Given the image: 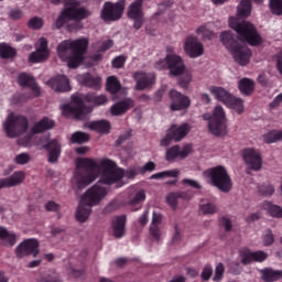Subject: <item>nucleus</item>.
Returning <instances> with one entry per match:
<instances>
[{"instance_id": "nucleus-38", "label": "nucleus", "mask_w": 282, "mask_h": 282, "mask_svg": "<svg viewBox=\"0 0 282 282\" xmlns=\"http://www.w3.org/2000/svg\"><path fill=\"white\" fill-rule=\"evenodd\" d=\"M144 199H147V194H144V191L137 193L135 196L129 202L131 210H140V208H142L140 204H142Z\"/></svg>"}, {"instance_id": "nucleus-25", "label": "nucleus", "mask_w": 282, "mask_h": 282, "mask_svg": "<svg viewBox=\"0 0 282 282\" xmlns=\"http://www.w3.org/2000/svg\"><path fill=\"white\" fill-rule=\"evenodd\" d=\"M48 151V162L54 164L61 158V144L56 139L50 140L45 145Z\"/></svg>"}, {"instance_id": "nucleus-42", "label": "nucleus", "mask_w": 282, "mask_h": 282, "mask_svg": "<svg viewBox=\"0 0 282 282\" xmlns=\"http://www.w3.org/2000/svg\"><path fill=\"white\" fill-rule=\"evenodd\" d=\"M269 8L275 17H282V0H269Z\"/></svg>"}, {"instance_id": "nucleus-55", "label": "nucleus", "mask_w": 282, "mask_h": 282, "mask_svg": "<svg viewBox=\"0 0 282 282\" xmlns=\"http://www.w3.org/2000/svg\"><path fill=\"white\" fill-rule=\"evenodd\" d=\"M191 80H193V74L187 73L183 78L180 79L178 85L186 89L188 85H191Z\"/></svg>"}, {"instance_id": "nucleus-33", "label": "nucleus", "mask_w": 282, "mask_h": 282, "mask_svg": "<svg viewBox=\"0 0 282 282\" xmlns=\"http://www.w3.org/2000/svg\"><path fill=\"white\" fill-rule=\"evenodd\" d=\"M238 89L243 96H250L254 91V82L245 77L239 80Z\"/></svg>"}, {"instance_id": "nucleus-64", "label": "nucleus", "mask_w": 282, "mask_h": 282, "mask_svg": "<svg viewBox=\"0 0 282 282\" xmlns=\"http://www.w3.org/2000/svg\"><path fill=\"white\" fill-rule=\"evenodd\" d=\"M276 69L279 72V74H281V76H282V51L278 54Z\"/></svg>"}, {"instance_id": "nucleus-17", "label": "nucleus", "mask_w": 282, "mask_h": 282, "mask_svg": "<svg viewBox=\"0 0 282 282\" xmlns=\"http://www.w3.org/2000/svg\"><path fill=\"white\" fill-rule=\"evenodd\" d=\"M170 100L172 111H182L191 107V99L175 89L170 90Z\"/></svg>"}, {"instance_id": "nucleus-54", "label": "nucleus", "mask_w": 282, "mask_h": 282, "mask_svg": "<svg viewBox=\"0 0 282 282\" xmlns=\"http://www.w3.org/2000/svg\"><path fill=\"white\" fill-rule=\"evenodd\" d=\"M155 170V163L153 161H150L144 164V166L140 167V173L144 175V173H153Z\"/></svg>"}, {"instance_id": "nucleus-24", "label": "nucleus", "mask_w": 282, "mask_h": 282, "mask_svg": "<svg viewBox=\"0 0 282 282\" xmlns=\"http://www.w3.org/2000/svg\"><path fill=\"white\" fill-rule=\"evenodd\" d=\"M18 83L21 87H30L33 91V96H39L41 94V88L34 82V77L30 76L29 74L21 73L18 76Z\"/></svg>"}, {"instance_id": "nucleus-7", "label": "nucleus", "mask_w": 282, "mask_h": 282, "mask_svg": "<svg viewBox=\"0 0 282 282\" xmlns=\"http://www.w3.org/2000/svg\"><path fill=\"white\" fill-rule=\"evenodd\" d=\"M203 120H208V131L213 135H226L228 126L226 124L227 119L224 107L216 106L212 116L209 113L203 115Z\"/></svg>"}, {"instance_id": "nucleus-46", "label": "nucleus", "mask_w": 282, "mask_h": 282, "mask_svg": "<svg viewBox=\"0 0 282 282\" xmlns=\"http://www.w3.org/2000/svg\"><path fill=\"white\" fill-rule=\"evenodd\" d=\"M258 193H260L264 197H270L271 195H274V186L270 184H264L258 187Z\"/></svg>"}, {"instance_id": "nucleus-32", "label": "nucleus", "mask_w": 282, "mask_h": 282, "mask_svg": "<svg viewBox=\"0 0 282 282\" xmlns=\"http://www.w3.org/2000/svg\"><path fill=\"white\" fill-rule=\"evenodd\" d=\"M90 131H97L98 133H109L111 126L107 120L93 121L86 126Z\"/></svg>"}, {"instance_id": "nucleus-11", "label": "nucleus", "mask_w": 282, "mask_h": 282, "mask_svg": "<svg viewBox=\"0 0 282 282\" xmlns=\"http://www.w3.org/2000/svg\"><path fill=\"white\" fill-rule=\"evenodd\" d=\"M144 0H134L128 8V19L133 21L134 30H140L144 23V11H142V3Z\"/></svg>"}, {"instance_id": "nucleus-36", "label": "nucleus", "mask_w": 282, "mask_h": 282, "mask_svg": "<svg viewBox=\"0 0 282 282\" xmlns=\"http://www.w3.org/2000/svg\"><path fill=\"white\" fill-rule=\"evenodd\" d=\"M262 208L271 215V217H275L276 219L282 218V207L274 205L270 202L262 203Z\"/></svg>"}, {"instance_id": "nucleus-13", "label": "nucleus", "mask_w": 282, "mask_h": 282, "mask_svg": "<svg viewBox=\"0 0 282 282\" xmlns=\"http://www.w3.org/2000/svg\"><path fill=\"white\" fill-rule=\"evenodd\" d=\"M132 78L135 80L137 91H143V89H151L155 85V74L145 73L142 70L135 72L132 75Z\"/></svg>"}, {"instance_id": "nucleus-57", "label": "nucleus", "mask_w": 282, "mask_h": 282, "mask_svg": "<svg viewBox=\"0 0 282 282\" xmlns=\"http://www.w3.org/2000/svg\"><path fill=\"white\" fill-rule=\"evenodd\" d=\"M155 69H169V55L165 58L159 59L154 64Z\"/></svg>"}, {"instance_id": "nucleus-45", "label": "nucleus", "mask_w": 282, "mask_h": 282, "mask_svg": "<svg viewBox=\"0 0 282 282\" xmlns=\"http://www.w3.org/2000/svg\"><path fill=\"white\" fill-rule=\"evenodd\" d=\"M241 257V263H243V265H249V263H252V261H254V256H253V251L250 250H245L240 253Z\"/></svg>"}, {"instance_id": "nucleus-47", "label": "nucleus", "mask_w": 282, "mask_h": 282, "mask_svg": "<svg viewBox=\"0 0 282 282\" xmlns=\"http://www.w3.org/2000/svg\"><path fill=\"white\" fill-rule=\"evenodd\" d=\"M36 282H63L56 274L45 273L41 275Z\"/></svg>"}, {"instance_id": "nucleus-49", "label": "nucleus", "mask_w": 282, "mask_h": 282, "mask_svg": "<svg viewBox=\"0 0 282 282\" xmlns=\"http://www.w3.org/2000/svg\"><path fill=\"white\" fill-rule=\"evenodd\" d=\"M124 63H127V56L119 55L112 59V67L115 69H122V67H124Z\"/></svg>"}, {"instance_id": "nucleus-1", "label": "nucleus", "mask_w": 282, "mask_h": 282, "mask_svg": "<svg viewBox=\"0 0 282 282\" xmlns=\"http://www.w3.org/2000/svg\"><path fill=\"white\" fill-rule=\"evenodd\" d=\"M98 175H100L99 182L82 195L76 209L75 217L80 224H85L91 215V208L99 206L109 195V186L113 184L117 188L123 186L124 172L116 165V162L109 159L101 160L99 165L90 159H77V169L72 178V186L77 191H83L89 184H94L98 180Z\"/></svg>"}, {"instance_id": "nucleus-3", "label": "nucleus", "mask_w": 282, "mask_h": 282, "mask_svg": "<svg viewBox=\"0 0 282 282\" xmlns=\"http://www.w3.org/2000/svg\"><path fill=\"white\" fill-rule=\"evenodd\" d=\"M89 41L87 39L65 40L57 46V54L61 61L67 63L70 69H76L85 61V52Z\"/></svg>"}, {"instance_id": "nucleus-9", "label": "nucleus", "mask_w": 282, "mask_h": 282, "mask_svg": "<svg viewBox=\"0 0 282 282\" xmlns=\"http://www.w3.org/2000/svg\"><path fill=\"white\" fill-rule=\"evenodd\" d=\"M124 12V0H120L117 3L106 2L101 11V19L104 21H118L122 18Z\"/></svg>"}, {"instance_id": "nucleus-23", "label": "nucleus", "mask_w": 282, "mask_h": 282, "mask_svg": "<svg viewBox=\"0 0 282 282\" xmlns=\"http://www.w3.org/2000/svg\"><path fill=\"white\" fill-rule=\"evenodd\" d=\"M111 226L113 237H116V239H122L126 232L124 226H127V216H116L111 221Z\"/></svg>"}, {"instance_id": "nucleus-56", "label": "nucleus", "mask_w": 282, "mask_h": 282, "mask_svg": "<svg viewBox=\"0 0 282 282\" xmlns=\"http://www.w3.org/2000/svg\"><path fill=\"white\" fill-rule=\"evenodd\" d=\"M45 208L48 213H58V210H61V205L54 200H50L45 204Z\"/></svg>"}, {"instance_id": "nucleus-21", "label": "nucleus", "mask_w": 282, "mask_h": 282, "mask_svg": "<svg viewBox=\"0 0 282 282\" xmlns=\"http://www.w3.org/2000/svg\"><path fill=\"white\" fill-rule=\"evenodd\" d=\"M192 197L193 195L188 192H171L166 195L165 200L175 210L180 202H191Z\"/></svg>"}, {"instance_id": "nucleus-50", "label": "nucleus", "mask_w": 282, "mask_h": 282, "mask_svg": "<svg viewBox=\"0 0 282 282\" xmlns=\"http://www.w3.org/2000/svg\"><path fill=\"white\" fill-rule=\"evenodd\" d=\"M224 272H226V269L224 268L223 263H219L215 269V275L213 278L214 282H219L224 279Z\"/></svg>"}, {"instance_id": "nucleus-16", "label": "nucleus", "mask_w": 282, "mask_h": 282, "mask_svg": "<svg viewBox=\"0 0 282 282\" xmlns=\"http://www.w3.org/2000/svg\"><path fill=\"white\" fill-rule=\"evenodd\" d=\"M15 254L19 259H23V257H28L33 254L36 257L39 254V240L36 239H28L24 240L15 248Z\"/></svg>"}, {"instance_id": "nucleus-31", "label": "nucleus", "mask_w": 282, "mask_h": 282, "mask_svg": "<svg viewBox=\"0 0 282 282\" xmlns=\"http://www.w3.org/2000/svg\"><path fill=\"white\" fill-rule=\"evenodd\" d=\"M0 241L4 246H9L10 248H12V246L17 243V235H14V232L12 231H9L4 227H0Z\"/></svg>"}, {"instance_id": "nucleus-61", "label": "nucleus", "mask_w": 282, "mask_h": 282, "mask_svg": "<svg viewBox=\"0 0 282 282\" xmlns=\"http://www.w3.org/2000/svg\"><path fill=\"white\" fill-rule=\"evenodd\" d=\"M220 224L226 232H230V230H232V220H230L228 217H223Z\"/></svg>"}, {"instance_id": "nucleus-39", "label": "nucleus", "mask_w": 282, "mask_h": 282, "mask_svg": "<svg viewBox=\"0 0 282 282\" xmlns=\"http://www.w3.org/2000/svg\"><path fill=\"white\" fill-rule=\"evenodd\" d=\"M196 34H198L203 41H210L215 39V33L210 30V24L199 26L196 30Z\"/></svg>"}, {"instance_id": "nucleus-14", "label": "nucleus", "mask_w": 282, "mask_h": 282, "mask_svg": "<svg viewBox=\"0 0 282 282\" xmlns=\"http://www.w3.org/2000/svg\"><path fill=\"white\" fill-rule=\"evenodd\" d=\"M184 52L189 58L204 56V44L196 36H188L184 42Z\"/></svg>"}, {"instance_id": "nucleus-8", "label": "nucleus", "mask_w": 282, "mask_h": 282, "mask_svg": "<svg viewBox=\"0 0 282 282\" xmlns=\"http://www.w3.org/2000/svg\"><path fill=\"white\" fill-rule=\"evenodd\" d=\"M2 127L7 138H19V135L28 132V118L11 112L7 116Z\"/></svg>"}, {"instance_id": "nucleus-41", "label": "nucleus", "mask_w": 282, "mask_h": 282, "mask_svg": "<svg viewBox=\"0 0 282 282\" xmlns=\"http://www.w3.org/2000/svg\"><path fill=\"white\" fill-rule=\"evenodd\" d=\"M107 89L110 94H118L120 91V80L116 76L108 77Z\"/></svg>"}, {"instance_id": "nucleus-15", "label": "nucleus", "mask_w": 282, "mask_h": 282, "mask_svg": "<svg viewBox=\"0 0 282 282\" xmlns=\"http://www.w3.org/2000/svg\"><path fill=\"white\" fill-rule=\"evenodd\" d=\"M48 56L50 50H47V40L41 37L35 43V52L29 55V63H43V61H47Z\"/></svg>"}, {"instance_id": "nucleus-22", "label": "nucleus", "mask_w": 282, "mask_h": 282, "mask_svg": "<svg viewBox=\"0 0 282 282\" xmlns=\"http://www.w3.org/2000/svg\"><path fill=\"white\" fill-rule=\"evenodd\" d=\"M167 131L170 132V135H172L174 142H182V140H184L191 132V124H172Z\"/></svg>"}, {"instance_id": "nucleus-30", "label": "nucleus", "mask_w": 282, "mask_h": 282, "mask_svg": "<svg viewBox=\"0 0 282 282\" xmlns=\"http://www.w3.org/2000/svg\"><path fill=\"white\" fill-rule=\"evenodd\" d=\"M50 129H54V120L45 117L33 126L31 133H43V131H50Z\"/></svg>"}, {"instance_id": "nucleus-6", "label": "nucleus", "mask_w": 282, "mask_h": 282, "mask_svg": "<svg viewBox=\"0 0 282 282\" xmlns=\"http://www.w3.org/2000/svg\"><path fill=\"white\" fill-rule=\"evenodd\" d=\"M203 177L223 193H228L232 188V182L226 171V167L218 165L216 167L208 169L203 173Z\"/></svg>"}, {"instance_id": "nucleus-51", "label": "nucleus", "mask_w": 282, "mask_h": 282, "mask_svg": "<svg viewBox=\"0 0 282 282\" xmlns=\"http://www.w3.org/2000/svg\"><path fill=\"white\" fill-rule=\"evenodd\" d=\"M29 28H31V30H41V28H43V19L41 18H32L29 21Z\"/></svg>"}, {"instance_id": "nucleus-27", "label": "nucleus", "mask_w": 282, "mask_h": 282, "mask_svg": "<svg viewBox=\"0 0 282 282\" xmlns=\"http://www.w3.org/2000/svg\"><path fill=\"white\" fill-rule=\"evenodd\" d=\"M133 105H134L133 99L127 98L122 101L115 104L110 108V112L112 116H122V113H127V111H129V109H131Z\"/></svg>"}, {"instance_id": "nucleus-10", "label": "nucleus", "mask_w": 282, "mask_h": 282, "mask_svg": "<svg viewBox=\"0 0 282 282\" xmlns=\"http://www.w3.org/2000/svg\"><path fill=\"white\" fill-rule=\"evenodd\" d=\"M243 162L247 167L251 171H261L263 166V158L261 156V152L253 148H247L242 150Z\"/></svg>"}, {"instance_id": "nucleus-35", "label": "nucleus", "mask_w": 282, "mask_h": 282, "mask_svg": "<svg viewBox=\"0 0 282 282\" xmlns=\"http://www.w3.org/2000/svg\"><path fill=\"white\" fill-rule=\"evenodd\" d=\"M80 80L85 87H90V89H98L100 87L101 79L100 77H94L89 74H84L80 76Z\"/></svg>"}, {"instance_id": "nucleus-40", "label": "nucleus", "mask_w": 282, "mask_h": 282, "mask_svg": "<svg viewBox=\"0 0 282 282\" xmlns=\"http://www.w3.org/2000/svg\"><path fill=\"white\" fill-rule=\"evenodd\" d=\"M200 215H215L217 213V205L210 202H203L199 205Z\"/></svg>"}, {"instance_id": "nucleus-59", "label": "nucleus", "mask_w": 282, "mask_h": 282, "mask_svg": "<svg viewBox=\"0 0 282 282\" xmlns=\"http://www.w3.org/2000/svg\"><path fill=\"white\" fill-rule=\"evenodd\" d=\"M203 281H208L213 276V267L207 265L203 269L200 274Z\"/></svg>"}, {"instance_id": "nucleus-62", "label": "nucleus", "mask_w": 282, "mask_h": 282, "mask_svg": "<svg viewBox=\"0 0 282 282\" xmlns=\"http://www.w3.org/2000/svg\"><path fill=\"white\" fill-rule=\"evenodd\" d=\"M173 140V137L171 134V132L167 130V133L165 134V137L163 139H161V147H169V144H171V141Z\"/></svg>"}, {"instance_id": "nucleus-18", "label": "nucleus", "mask_w": 282, "mask_h": 282, "mask_svg": "<svg viewBox=\"0 0 282 282\" xmlns=\"http://www.w3.org/2000/svg\"><path fill=\"white\" fill-rule=\"evenodd\" d=\"M48 87L53 89V91H57L58 94H63L65 91H72V85H69V78L65 75H57L51 78L47 82Z\"/></svg>"}, {"instance_id": "nucleus-52", "label": "nucleus", "mask_w": 282, "mask_h": 282, "mask_svg": "<svg viewBox=\"0 0 282 282\" xmlns=\"http://www.w3.org/2000/svg\"><path fill=\"white\" fill-rule=\"evenodd\" d=\"M274 243V235H272V230L268 229L263 235V245L272 246Z\"/></svg>"}, {"instance_id": "nucleus-20", "label": "nucleus", "mask_w": 282, "mask_h": 282, "mask_svg": "<svg viewBox=\"0 0 282 282\" xmlns=\"http://www.w3.org/2000/svg\"><path fill=\"white\" fill-rule=\"evenodd\" d=\"M25 180V172L15 171L12 175L0 178V191L1 188H13V186H19L23 184Z\"/></svg>"}, {"instance_id": "nucleus-26", "label": "nucleus", "mask_w": 282, "mask_h": 282, "mask_svg": "<svg viewBox=\"0 0 282 282\" xmlns=\"http://www.w3.org/2000/svg\"><path fill=\"white\" fill-rule=\"evenodd\" d=\"M160 224H162V214L153 212L152 214V223L150 225V235L155 239V241H160L162 238V230H160Z\"/></svg>"}, {"instance_id": "nucleus-58", "label": "nucleus", "mask_w": 282, "mask_h": 282, "mask_svg": "<svg viewBox=\"0 0 282 282\" xmlns=\"http://www.w3.org/2000/svg\"><path fill=\"white\" fill-rule=\"evenodd\" d=\"M9 17L13 20V21H19V19H23V11H21V9H12L9 12Z\"/></svg>"}, {"instance_id": "nucleus-34", "label": "nucleus", "mask_w": 282, "mask_h": 282, "mask_svg": "<svg viewBox=\"0 0 282 282\" xmlns=\"http://www.w3.org/2000/svg\"><path fill=\"white\" fill-rule=\"evenodd\" d=\"M228 109H234L236 113H243V99L236 97V96H230L228 101L225 104Z\"/></svg>"}, {"instance_id": "nucleus-37", "label": "nucleus", "mask_w": 282, "mask_h": 282, "mask_svg": "<svg viewBox=\"0 0 282 282\" xmlns=\"http://www.w3.org/2000/svg\"><path fill=\"white\" fill-rule=\"evenodd\" d=\"M263 142L267 144H274V142L282 141V130H272L265 134H263Z\"/></svg>"}, {"instance_id": "nucleus-4", "label": "nucleus", "mask_w": 282, "mask_h": 282, "mask_svg": "<svg viewBox=\"0 0 282 282\" xmlns=\"http://www.w3.org/2000/svg\"><path fill=\"white\" fill-rule=\"evenodd\" d=\"M53 6H58L64 3V8L61 11L59 15L55 21V28L61 30L65 23L69 21H83V19H87L91 14L89 10L78 7L76 3H67V0H48Z\"/></svg>"}, {"instance_id": "nucleus-29", "label": "nucleus", "mask_w": 282, "mask_h": 282, "mask_svg": "<svg viewBox=\"0 0 282 282\" xmlns=\"http://www.w3.org/2000/svg\"><path fill=\"white\" fill-rule=\"evenodd\" d=\"M209 91L212 95H214V98H216V100H219V102H224V105H226L228 100H230V97L232 96L225 88L217 86H210Z\"/></svg>"}, {"instance_id": "nucleus-19", "label": "nucleus", "mask_w": 282, "mask_h": 282, "mask_svg": "<svg viewBox=\"0 0 282 282\" xmlns=\"http://www.w3.org/2000/svg\"><path fill=\"white\" fill-rule=\"evenodd\" d=\"M191 151V145H184L183 148H180V145H174L166 150L165 160H167V162H173V160H184L188 158Z\"/></svg>"}, {"instance_id": "nucleus-53", "label": "nucleus", "mask_w": 282, "mask_h": 282, "mask_svg": "<svg viewBox=\"0 0 282 282\" xmlns=\"http://www.w3.org/2000/svg\"><path fill=\"white\" fill-rule=\"evenodd\" d=\"M268 259V253L264 251H253V261L257 263H263Z\"/></svg>"}, {"instance_id": "nucleus-44", "label": "nucleus", "mask_w": 282, "mask_h": 282, "mask_svg": "<svg viewBox=\"0 0 282 282\" xmlns=\"http://www.w3.org/2000/svg\"><path fill=\"white\" fill-rule=\"evenodd\" d=\"M17 54L13 47L8 44H0V57L1 58H12Z\"/></svg>"}, {"instance_id": "nucleus-63", "label": "nucleus", "mask_w": 282, "mask_h": 282, "mask_svg": "<svg viewBox=\"0 0 282 282\" xmlns=\"http://www.w3.org/2000/svg\"><path fill=\"white\" fill-rule=\"evenodd\" d=\"M163 175L165 180L166 177H177V175H180V170L174 169V170L163 171Z\"/></svg>"}, {"instance_id": "nucleus-48", "label": "nucleus", "mask_w": 282, "mask_h": 282, "mask_svg": "<svg viewBox=\"0 0 282 282\" xmlns=\"http://www.w3.org/2000/svg\"><path fill=\"white\" fill-rule=\"evenodd\" d=\"M32 160V156L28 153H20L15 156L14 162L15 164H20L21 166L28 164Z\"/></svg>"}, {"instance_id": "nucleus-28", "label": "nucleus", "mask_w": 282, "mask_h": 282, "mask_svg": "<svg viewBox=\"0 0 282 282\" xmlns=\"http://www.w3.org/2000/svg\"><path fill=\"white\" fill-rule=\"evenodd\" d=\"M260 274L264 282H276L282 279V270H274L272 268H264L260 270Z\"/></svg>"}, {"instance_id": "nucleus-43", "label": "nucleus", "mask_w": 282, "mask_h": 282, "mask_svg": "<svg viewBox=\"0 0 282 282\" xmlns=\"http://www.w3.org/2000/svg\"><path fill=\"white\" fill-rule=\"evenodd\" d=\"M70 141L73 144H84V142H89V134L80 131L74 132Z\"/></svg>"}, {"instance_id": "nucleus-60", "label": "nucleus", "mask_w": 282, "mask_h": 282, "mask_svg": "<svg viewBox=\"0 0 282 282\" xmlns=\"http://www.w3.org/2000/svg\"><path fill=\"white\" fill-rule=\"evenodd\" d=\"M183 186H191V188H202V185L195 180L184 178L182 180Z\"/></svg>"}, {"instance_id": "nucleus-5", "label": "nucleus", "mask_w": 282, "mask_h": 282, "mask_svg": "<svg viewBox=\"0 0 282 282\" xmlns=\"http://www.w3.org/2000/svg\"><path fill=\"white\" fill-rule=\"evenodd\" d=\"M72 104L66 107L67 111H70V113H74L77 118H83L85 113H89L91 109L85 110V101L91 102L96 107H100L101 105H107L108 99L105 95H96L94 93H90L88 95L83 94H74L72 96Z\"/></svg>"}, {"instance_id": "nucleus-12", "label": "nucleus", "mask_w": 282, "mask_h": 282, "mask_svg": "<svg viewBox=\"0 0 282 282\" xmlns=\"http://www.w3.org/2000/svg\"><path fill=\"white\" fill-rule=\"evenodd\" d=\"M167 54V69L172 76H182L184 74L186 66L184 65V59L180 55L173 54V47L169 46L166 48Z\"/></svg>"}, {"instance_id": "nucleus-2", "label": "nucleus", "mask_w": 282, "mask_h": 282, "mask_svg": "<svg viewBox=\"0 0 282 282\" xmlns=\"http://www.w3.org/2000/svg\"><path fill=\"white\" fill-rule=\"evenodd\" d=\"M229 28L237 32L239 39L237 40L232 32L224 31L220 34V41L226 50L230 52L236 63L243 67L250 63V56H252V52L246 46V43L261 45V35H259L252 23L241 21L238 18H229Z\"/></svg>"}]
</instances>
